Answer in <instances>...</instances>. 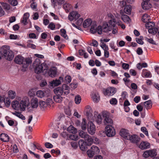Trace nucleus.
<instances>
[{
	"label": "nucleus",
	"instance_id": "54",
	"mask_svg": "<svg viewBox=\"0 0 159 159\" xmlns=\"http://www.w3.org/2000/svg\"><path fill=\"white\" fill-rule=\"evenodd\" d=\"M8 2L9 3L13 6H16L18 4L17 0H8Z\"/></svg>",
	"mask_w": 159,
	"mask_h": 159
},
{
	"label": "nucleus",
	"instance_id": "25",
	"mask_svg": "<svg viewBox=\"0 0 159 159\" xmlns=\"http://www.w3.org/2000/svg\"><path fill=\"white\" fill-rule=\"evenodd\" d=\"M89 108L86 112V115L88 118L89 120H92L93 119V116L92 114V111L91 108L89 107Z\"/></svg>",
	"mask_w": 159,
	"mask_h": 159
},
{
	"label": "nucleus",
	"instance_id": "8",
	"mask_svg": "<svg viewBox=\"0 0 159 159\" xmlns=\"http://www.w3.org/2000/svg\"><path fill=\"white\" fill-rule=\"evenodd\" d=\"M157 155L155 150L154 149L145 151L143 153V156L145 158H147L149 156L152 157Z\"/></svg>",
	"mask_w": 159,
	"mask_h": 159
},
{
	"label": "nucleus",
	"instance_id": "38",
	"mask_svg": "<svg viewBox=\"0 0 159 159\" xmlns=\"http://www.w3.org/2000/svg\"><path fill=\"white\" fill-rule=\"evenodd\" d=\"M12 113L23 120H25V117L20 112L15 111V112H12Z\"/></svg>",
	"mask_w": 159,
	"mask_h": 159
},
{
	"label": "nucleus",
	"instance_id": "20",
	"mask_svg": "<svg viewBox=\"0 0 159 159\" xmlns=\"http://www.w3.org/2000/svg\"><path fill=\"white\" fill-rule=\"evenodd\" d=\"M86 143L83 140H80L79 144L80 149L82 151H85L86 149Z\"/></svg>",
	"mask_w": 159,
	"mask_h": 159
},
{
	"label": "nucleus",
	"instance_id": "14",
	"mask_svg": "<svg viewBox=\"0 0 159 159\" xmlns=\"http://www.w3.org/2000/svg\"><path fill=\"white\" fill-rule=\"evenodd\" d=\"M103 117L104 118L103 122L105 125H111L113 123V121L110 118L108 115H107L106 114H104L103 115Z\"/></svg>",
	"mask_w": 159,
	"mask_h": 159
},
{
	"label": "nucleus",
	"instance_id": "24",
	"mask_svg": "<svg viewBox=\"0 0 159 159\" xmlns=\"http://www.w3.org/2000/svg\"><path fill=\"white\" fill-rule=\"evenodd\" d=\"M142 75L143 77L146 78H150L152 77V74L150 71L146 69H143V70Z\"/></svg>",
	"mask_w": 159,
	"mask_h": 159
},
{
	"label": "nucleus",
	"instance_id": "55",
	"mask_svg": "<svg viewBox=\"0 0 159 159\" xmlns=\"http://www.w3.org/2000/svg\"><path fill=\"white\" fill-rule=\"evenodd\" d=\"M81 101V98L80 96L78 95L75 96V103L76 104H79Z\"/></svg>",
	"mask_w": 159,
	"mask_h": 159
},
{
	"label": "nucleus",
	"instance_id": "7",
	"mask_svg": "<svg viewBox=\"0 0 159 159\" xmlns=\"http://www.w3.org/2000/svg\"><path fill=\"white\" fill-rule=\"evenodd\" d=\"M116 89L113 87H109L103 89V93L105 96H108L113 95L116 92Z\"/></svg>",
	"mask_w": 159,
	"mask_h": 159
},
{
	"label": "nucleus",
	"instance_id": "27",
	"mask_svg": "<svg viewBox=\"0 0 159 159\" xmlns=\"http://www.w3.org/2000/svg\"><path fill=\"white\" fill-rule=\"evenodd\" d=\"M61 88L64 94H67L69 93V87L66 84H63Z\"/></svg>",
	"mask_w": 159,
	"mask_h": 159
},
{
	"label": "nucleus",
	"instance_id": "45",
	"mask_svg": "<svg viewBox=\"0 0 159 159\" xmlns=\"http://www.w3.org/2000/svg\"><path fill=\"white\" fill-rule=\"evenodd\" d=\"M108 24L109 25H110L111 26V28L112 29V27H114L116 25V20L114 19H112L109 21L108 22Z\"/></svg>",
	"mask_w": 159,
	"mask_h": 159
},
{
	"label": "nucleus",
	"instance_id": "16",
	"mask_svg": "<svg viewBox=\"0 0 159 159\" xmlns=\"http://www.w3.org/2000/svg\"><path fill=\"white\" fill-rule=\"evenodd\" d=\"M150 147V143L147 141H142L139 146V148L142 150L148 148Z\"/></svg>",
	"mask_w": 159,
	"mask_h": 159
},
{
	"label": "nucleus",
	"instance_id": "23",
	"mask_svg": "<svg viewBox=\"0 0 159 159\" xmlns=\"http://www.w3.org/2000/svg\"><path fill=\"white\" fill-rule=\"evenodd\" d=\"M92 23V20L91 19H87L84 21L83 26L84 28H86L89 26Z\"/></svg>",
	"mask_w": 159,
	"mask_h": 159
},
{
	"label": "nucleus",
	"instance_id": "13",
	"mask_svg": "<svg viewBox=\"0 0 159 159\" xmlns=\"http://www.w3.org/2000/svg\"><path fill=\"white\" fill-rule=\"evenodd\" d=\"M120 135L124 139H128L129 136V134L128 131L125 129H122L119 133Z\"/></svg>",
	"mask_w": 159,
	"mask_h": 159
},
{
	"label": "nucleus",
	"instance_id": "42",
	"mask_svg": "<svg viewBox=\"0 0 159 159\" xmlns=\"http://www.w3.org/2000/svg\"><path fill=\"white\" fill-rule=\"evenodd\" d=\"M79 135L82 138L85 139L88 137V134L85 133V132L82 130L79 131Z\"/></svg>",
	"mask_w": 159,
	"mask_h": 159
},
{
	"label": "nucleus",
	"instance_id": "21",
	"mask_svg": "<svg viewBox=\"0 0 159 159\" xmlns=\"http://www.w3.org/2000/svg\"><path fill=\"white\" fill-rule=\"evenodd\" d=\"M0 139L2 141L7 142L9 140V137L7 134L2 133L0 135Z\"/></svg>",
	"mask_w": 159,
	"mask_h": 159
},
{
	"label": "nucleus",
	"instance_id": "34",
	"mask_svg": "<svg viewBox=\"0 0 159 159\" xmlns=\"http://www.w3.org/2000/svg\"><path fill=\"white\" fill-rule=\"evenodd\" d=\"M145 25V27L148 30L154 27L155 26V23L152 21L147 22Z\"/></svg>",
	"mask_w": 159,
	"mask_h": 159
},
{
	"label": "nucleus",
	"instance_id": "58",
	"mask_svg": "<svg viewBox=\"0 0 159 159\" xmlns=\"http://www.w3.org/2000/svg\"><path fill=\"white\" fill-rule=\"evenodd\" d=\"M65 80L66 83H69L71 81V77L70 75H66L65 77Z\"/></svg>",
	"mask_w": 159,
	"mask_h": 159
},
{
	"label": "nucleus",
	"instance_id": "18",
	"mask_svg": "<svg viewBox=\"0 0 159 159\" xmlns=\"http://www.w3.org/2000/svg\"><path fill=\"white\" fill-rule=\"evenodd\" d=\"M102 31L104 32H107L111 30H112L111 26L109 25L107 23H105L102 26Z\"/></svg>",
	"mask_w": 159,
	"mask_h": 159
},
{
	"label": "nucleus",
	"instance_id": "31",
	"mask_svg": "<svg viewBox=\"0 0 159 159\" xmlns=\"http://www.w3.org/2000/svg\"><path fill=\"white\" fill-rule=\"evenodd\" d=\"M121 19L125 22L127 23H129L130 21L131 20L129 17L127 15H123L121 17Z\"/></svg>",
	"mask_w": 159,
	"mask_h": 159
},
{
	"label": "nucleus",
	"instance_id": "19",
	"mask_svg": "<svg viewBox=\"0 0 159 159\" xmlns=\"http://www.w3.org/2000/svg\"><path fill=\"white\" fill-rule=\"evenodd\" d=\"M149 1H143V2H142V6L143 9L148 10L151 7L152 5L149 2Z\"/></svg>",
	"mask_w": 159,
	"mask_h": 159
},
{
	"label": "nucleus",
	"instance_id": "5",
	"mask_svg": "<svg viewBox=\"0 0 159 159\" xmlns=\"http://www.w3.org/2000/svg\"><path fill=\"white\" fill-rule=\"evenodd\" d=\"M100 152L99 148L96 146H93L87 152V153L89 157H92L95 155L98 154Z\"/></svg>",
	"mask_w": 159,
	"mask_h": 159
},
{
	"label": "nucleus",
	"instance_id": "47",
	"mask_svg": "<svg viewBox=\"0 0 159 159\" xmlns=\"http://www.w3.org/2000/svg\"><path fill=\"white\" fill-rule=\"evenodd\" d=\"M71 7V5L69 3H66L63 5L64 8L67 12L70 10Z\"/></svg>",
	"mask_w": 159,
	"mask_h": 159
},
{
	"label": "nucleus",
	"instance_id": "59",
	"mask_svg": "<svg viewBox=\"0 0 159 159\" xmlns=\"http://www.w3.org/2000/svg\"><path fill=\"white\" fill-rule=\"evenodd\" d=\"M117 99L115 98H113L110 100V103L112 105H116L117 103Z\"/></svg>",
	"mask_w": 159,
	"mask_h": 159
},
{
	"label": "nucleus",
	"instance_id": "53",
	"mask_svg": "<svg viewBox=\"0 0 159 159\" xmlns=\"http://www.w3.org/2000/svg\"><path fill=\"white\" fill-rule=\"evenodd\" d=\"M61 35L64 38L66 39L67 35L66 34V31L64 29H61L60 30Z\"/></svg>",
	"mask_w": 159,
	"mask_h": 159
},
{
	"label": "nucleus",
	"instance_id": "6",
	"mask_svg": "<svg viewBox=\"0 0 159 159\" xmlns=\"http://www.w3.org/2000/svg\"><path fill=\"white\" fill-rule=\"evenodd\" d=\"M105 131L106 135L108 137H112L116 134L114 128L110 125H107L105 128Z\"/></svg>",
	"mask_w": 159,
	"mask_h": 159
},
{
	"label": "nucleus",
	"instance_id": "9",
	"mask_svg": "<svg viewBox=\"0 0 159 159\" xmlns=\"http://www.w3.org/2000/svg\"><path fill=\"white\" fill-rule=\"evenodd\" d=\"M100 46L104 50V56L106 58H108L109 55L108 47L103 42H101Z\"/></svg>",
	"mask_w": 159,
	"mask_h": 159
},
{
	"label": "nucleus",
	"instance_id": "64",
	"mask_svg": "<svg viewBox=\"0 0 159 159\" xmlns=\"http://www.w3.org/2000/svg\"><path fill=\"white\" fill-rule=\"evenodd\" d=\"M136 52L138 55H141L143 54V51L141 48H138L137 49Z\"/></svg>",
	"mask_w": 159,
	"mask_h": 159
},
{
	"label": "nucleus",
	"instance_id": "10",
	"mask_svg": "<svg viewBox=\"0 0 159 159\" xmlns=\"http://www.w3.org/2000/svg\"><path fill=\"white\" fill-rule=\"evenodd\" d=\"M87 129L89 134L93 135L95 133V126L92 122H90L88 123Z\"/></svg>",
	"mask_w": 159,
	"mask_h": 159
},
{
	"label": "nucleus",
	"instance_id": "43",
	"mask_svg": "<svg viewBox=\"0 0 159 159\" xmlns=\"http://www.w3.org/2000/svg\"><path fill=\"white\" fill-rule=\"evenodd\" d=\"M8 94L9 98L11 99H14L16 96L15 92L12 90L9 91L8 92Z\"/></svg>",
	"mask_w": 159,
	"mask_h": 159
},
{
	"label": "nucleus",
	"instance_id": "52",
	"mask_svg": "<svg viewBox=\"0 0 159 159\" xmlns=\"http://www.w3.org/2000/svg\"><path fill=\"white\" fill-rule=\"evenodd\" d=\"M45 102L46 104H47V106L48 105L51 106V105L53 103L52 97L48 98L46 100Z\"/></svg>",
	"mask_w": 159,
	"mask_h": 159
},
{
	"label": "nucleus",
	"instance_id": "61",
	"mask_svg": "<svg viewBox=\"0 0 159 159\" xmlns=\"http://www.w3.org/2000/svg\"><path fill=\"white\" fill-rule=\"evenodd\" d=\"M97 32L98 34H102V27L101 26H98L97 28Z\"/></svg>",
	"mask_w": 159,
	"mask_h": 159
},
{
	"label": "nucleus",
	"instance_id": "63",
	"mask_svg": "<svg viewBox=\"0 0 159 159\" xmlns=\"http://www.w3.org/2000/svg\"><path fill=\"white\" fill-rule=\"evenodd\" d=\"M55 25L53 23H50L48 26V27L52 30H53L55 28Z\"/></svg>",
	"mask_w": 159,
	"mask_h": 159
},
{
	"label": "nucleus",
	"instance_id": "3",
	"mask_svg": "<svg viewBox=\"0 0 159 159\" xmlns=\"http://www.w3.org/2000/svg\"><path fill=\"white\" fill-rule=\"evenodd\" d=\"M14 61L17 64L22 65L23 68H27L29 65L31 63L32 61L30 58H24L22 56L18 55L16 56L14 59Z\"/></svg>",
	"mask_w": 159,
	"mask_h": 159
},
{
	"label": "nucleus",
	"instance_id": "46",
	"mask_svg": "<svg viewBox=\"0 0 159 159\" xmlns=\"http://www.w3.org/2000/svg\"><path fill=\"white\" fill-rule=\"evenodd\" d=\"M149 16L147 14H145L142 17V20L144 23L147 22L149 20Z\"/></svg>",
	"mask_w": 159,
	"mask_h": 159
},
{
	"label": "nucleus",
	"instance_id": "26",
	"mask_svg": "<svg viewBox=\"0 0 159 159\" xmlns=\"http://www.w3.org/2000/svg\"><path fill=\"white\" fill-rule=\"evenodd\" d=\"M97 28L96 23L95 22H93L90 30V32L93 34L97 32Z\"/></svg>",
	"mask_w": 159,
	"mask_h": 159
},
{
	"label": "nucleus",
	"instance_id": "37",
	"mask_svg": "<svg viewBox=\"0 0 159 159\" xmlns=\"http://www.w3.org/2000/svg\"><path fill=\"white\" fill-rule=\"evenodd\" d=\"M0 3L3 9L6 11L10 9V6L7 3L3 2H1Z\"/></svg>",
	"mask_w": 159,
	"mask_h": 159
},
{
	"label": "nucleus",
	"instance_id": "40",
	"mask_svg": "<svg viewBox=\"0 0 159 159\" xmlns=\"http://www.w3.org/2000/svg\"><path fill=\"white\" fill-rule=\"evenodd\" d=\"M81 128L82 130H85L87 128V122L86 120L83 118L82 119V122L81 124Z\"/></svg>",
	"mask_w": 159,
	"mask_h": 159
},
{
	"label": "nucleus",
	"instance_id": "11",
	"mask_svg": "<svg viewBox=\"0 0 159 159\" xmlns=\"http://www.w3.org/2000/svg\"><path fill=\"white\" fill-rule=\"evenodd\" d=\"M80 16V15L77 12L73 11L70 13L68 17L69 20L72 21L74 19H78Z\"/></svg>",
	"mask_w": 159,
	"mask_h": 159
},
{
	"label": "nucleus",
	"instance_id": "57",
	"mask_svg": "<svg viewBox=\"0 0 159 159\" xmlns=\"http://www.w3.org/2000/svg\"><path fill=\"white\" fill-rule=\"evenodd\" d=\"M102 118L101 115L100 114H98L97 116L96 119V121L98 123L101 124L102 121Z\"/></svg>",
	"mask_w": 159,
	"mask_h": 159
},
{
	"label": "nucleus",
	"instance_id": "51",
	"mask_svg": "<svg viewBox=\"0 0 159 159\" xmlns=\"http://www.w3.org/2000/svg\"><path fill=\"white\" fill-rule=\"evenodd\" d=\"M31 146L33 148L34 150H35L36 149L39 150V149H41L42 148L41 146L38 144L36 145L34 143H31Z\"/></svg>",
	"mask_w": 159,
	"mask_h": 159
},
{
	"label": "nucleus",
	"instance_id": "30",
	"mask_svg": "<svg viewBox=\"0 0 159 159\" xmlns=\"http://www.w3.org/2000/svg\"><path fill=\"white\" fill-rule=\"evenodd\" d=\"M143 104L146 109H148L152 107V103L151 100H149L144 102Z\"/></svg>",
	"mask_w": 159,
	"mask_h": 159
},
{
	"label": "nucleus",
	"instance_id": "15",
	"mask_svg": "<svg viewBox=\"0 0 159 159\" xmlns=\"http://www.w3.org/2000/svg\"><path fill=\"white\" fill-rule=\"evenodd\" d=\"M57 73V68L55 67H53L49 69L48 72V74L50 76L53 77L56 76Z\"/></svg>",
	"mask_w": 159,
	"mask_h": 159
},
{
	"label": "nucleus",
	"instance_id": "4",
	"mask_svg": "<svg viewBox=\"0 0 159 159\" xmlns=\"http://www.w3.org/2000/svg\"><path fill=\"white\" fill-rule=\"evenodd\" d=\"M7 46H3L2 47L3 57L8 61L12 60L14 57L13 52L9 49V47L7 48Z\"/></svg>",
	"mask_w": 159,
	"mask_h": 159
},
{
	"label": "nucleus",
	"instance_id": "35",
	"mask_svg": "<svg viewBox=\"0 0 159 159\" xmlns=\"http://www.w3.org/2000/svg\"><path fill=\"white\" fill-rule=\"evenodd\" d=\"M53 98L57 102L60 103L62 102V98L60 96L56 95L53 96Z\"/></svg>",
	"mask_w": 159,
	"mask_h": 159
},
{
	"label": "nucleus",
	"instance_id": "36",
	"mask_svg": "<svg viewBox=\"0 0 159 159\" xmlns=\"http://www.w3.org/2000/svg\"><path fill=\"white\" fill-rule=\"evenodd\" d=\"M39 107L42 110H44L47 107V104L44 101H41L39 102Z\"/></svg>",
	"mask_w": 159,
	"mask_h": 159
},
{
	"label": "nucleus",
	"instance_id": "60",
	"mask_svg": "<svg viewBox=\"0 0 159 159\" xmlns=\"http://www.w3.org/2000/svg\"><path fill=\"white\" fill-rule=\"evenodd\" d=\"M141 130L147 136H148V131L147 130V129L145 127H142Z\"/></svg>",
	"mask_w": 159,
	"mask_h": 159
},
{
	"label": "nucleus",
	"instance_id": "12",
	"mask_svg": "<svg viewBox=\"0 0 159 159\" xmlns=\"http://www.w3.org/2000/svg\"><path fill=\"white\" fill-rule=\"evenodd\" d=\"M140 138L136 134L131 135L129 134V136L127 140H129L131 142L134 143H136L139 141Z\"/></svg>",
	"mask_w": 159,
	"mask_h": 159
},
{
	"label": "nucleus",
	"instance_id": "62",
	"mask_svg": "<svg viewBox=\"0 0 159 159\" xmlns=\"http://www.w3.org/2000/svg\"><path fill=\"white\" fill-rule=\"evenodd\" d=\"M145 40L146 41H147V42H148L150 43H151L153 44H155V41L153 40V39H149L148 38H145Z\"/></svg>",
	"mask_w": 159,
	"mask_h": 159
},
{
	"label": "nucleus",
	"instance_id": "17",
	"mask_svg": "<svg viewBox=\"0 0 159 159\" xmlns=\"http://www.w3.org/2000/svg\"><path fill=\"white\" fill-rule=\"evenodd\" d=\"M91 98L94 102H98L100 99V97L97 92H93L91 94Z\"/></svg>",
	"mask_w": 159,
	"mask_h": 159
},
{
	"label": "nucleus",
	"instance_id": "56",
	"mask_svg": "<svg viewBox=\"0 0 159 159\" xmlns=\"http://www.w3.org/2000/svg\"><path fill=\"white\" fill-rule=\"evenodd\" d=\"M4 102L5 106L7 107H8L10 105L11 102L9 98H5L4 100Z\"/></svg>",
	"mask_w": 159,
	"mask_h": 159
},
{
	"label": "nucleus",
	"instance_id": "1",
	"mask_svg": "<svg viewBox=\"0 0 159 159\" xmlns=\"http://www.w3.org/2000/svg\"><path fill=\"white\" fill-rule=\"evenodd\" d=\"M30 104L29 98L26 96L24 97L20 102L13 101L11 104L12 107L13 109L20 111H25L26 107H28Z\"/></svg>",
	"mask_w": 159,
	"mask_h": 159
},
{
	"label": "nucleus",
	"instance_id": "28",
	"mask_svg": "<svg viewBox=\"0 0 159 159\" xmlns=\"http://www.w3.org/2000/svg\"><path fill=\"white\" fill-rule=\"evenodd\" d=\"M30 16V15L28 13H26L24 15L23 19L21 20V22L24 25H26L27 23V20Z\"/></svg>",
	"mask_w": 159,
	"mask_h": 159
},
{
	"label": "nucleus",
	"instance_id": "44",
	"mask_svg": "<svg viewBox=\"0 0 159 159\" xmlns=\"http://www.w3.org/2000/svg\"><path fill=\"white\" fill-rule=\"evenodd\" d=\"M50 84H51V86H57L61 84L60 83V81H59V80L56 79L50 82Z\"/></svg>",
	"mask_w": 159,
	"mask_h": 159
},
{
	"label": "nucleus",
	"instance_id": "33",
	"mask_svg": "<svg viewBox=\"0 0 159 159\" xmlns=\"http://www.w3.org/2000/svg\"><path fill=\"white\" fill-rule=\"evenodd\" d=\"M131 11V7L130 5H127L125 6L124 9V11L125 13L127 14H130Z\"/></svg>",
	"mask_w": 159,
	"mask_h": 159
},
{
	"label": "nucleus",
	"instance_id": "49",
	"mask_svg": "<svg viewBox=\"0 0 159 159\" xmlns=\"http://www.w3.org/2000/svg\"><path fill=\"white\" fill-rule=\"evenodd\" d=\"M158 30L157 28L153 27L151 29L148 30V32L149 33L155 34L158 31Z\"/></svg>",
	"mask_w": 159,
	"mask_h": 159
},
{
	"label": "nucleus",
	"instance_id": "22",
	"mask_svg": "<svg viewBox=\"0 0 159 159\" xmlns=\"http://www.w3.org/2000/svg\"><path fill=\"white\" fill-rule=\"evenodd\" d=\"M31 105L33 108H36L38 106V100L36 98L32 99L31 100Z\"/></svg>",
	"mask_w": 159,
	"mask_h": 159
},
{
	"label": "nucleus",
	"instance_id": "41",
	"mask_svg": "<svg viewBox=\"0 0 159 159\" xmlns=\"http://www.w3.org/2000/svg\"><path fill=\"white\" fill-rule=\"evenodd\" d=\"M84 139L85 140L87 141L88 145H91L92 144L94 140L91 137L89 136L88 134V137Z\"/></svg>",
	"mask_w": 159,
	"mask_h": 159
},
{
	"label": "nucleus",
	"instance_id": "32",
	"mask_svg": "<svg viewBox=\"0 0 159 159\" xmlns=\"http://www.w3.org/2000/svg\"><path fill=\"white\" fill-rule=\"evenodd\" d=\"M68 131L70 133L75 134L77 132V129L72 125L69 126L67 128Z\"/></svg>",
	"mask_w": 159,
	"mask_h": 159
},
{
	"label": "nucleus",
	"instance_id": "29",
	"mask_svg": "<svg viewBox=\"0 0 159 159\" xmlns=\"http://www.w3.org/2000/svg\"><path fill=\"white\" fill-rule=\"evenodd\" d=\"M64 0H51L52 5L54 7L57 6L56 3L58 4L59 5L62 4L64 2Z\"/></svg>",
	"mask_w": 159,
	"mask_h": 159
},
{
	"label": "nucleus",
	"instance_id": "2",
	"mask_svg": "<svg viewBox=\"0 0 159 159\" xmlns=\"http://www.w3.org/2000/svg\"><path fill=\"white\" fill-rule=\"evenodd\" d=\"M34 72L37 74L43 72L45 74L47 73L48 69L47 64L45 63H41L39 58L36 59L33 63Z\"/></svg>",
	"mask_w": 159,
	"mask_h": 159
},
{
	"label": "nucleus",
	"instance_id": "48",
	"mask_svg": "<svg viewBox=\"0 0 159 159\" xmlns=\"http://www.w3.org/2000/svg\"><path fill=\"white\" fill-rule=\"evenodd\" d=\"M37 96L40 98H43L44 97V94L42 91L38 90L36 92Z\"/></svg>",
	"mask_w": 159,
	"mask_h": 159
},
{
	"label": "nucleus",
	"instance_id": "39",
	"mask_svg": "<svg viewBox=\"0 0 159 159\" xmlns=\"http://www.w3.org/2000/svg\"><path fill=\"white\" fill-rule=\"evenodd\" d=\"M55 92L57 95L61 96L62 95L63 93L61 88L58 87L55 89Z\"/></svg>",
	"mask_w": 159,
	"mask_h": 159
},
{
	"label": "nucleus",
	"instance_id": "50",
	"mask_svg": "<svg viewBox=\"0 0 159 159\" xmlns=\"http://www.w3.org/2000/svg\"><path fill=\"white\" fill-rule=\"evenodd\" d=\"M69 137L70 139L75 141H76L79 139L78 136L76 134H70Z\"/></svg>",
	"mask_w": 159,
	"mask_h": 159
}]
</instances>
